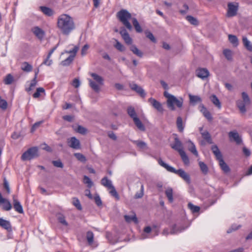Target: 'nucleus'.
I'll use <instances>...</instances> for the list:
<instances>
[{
    "label": "nucleus",
    "mask_w": 252,
    "mask_h": 252,
    "mask_svg": "<svg viewBox=\"0 0 252 252\" xmlns=\"http://www.w3.org/2000/svg\"><path fill=\"white\" fill-rule=\"evenodd\" d=\"M57 27L64 35H68L75 28L73 18L67 14H62L58 18Z\"/></svg>",
    "instance_id": "f257e3e1"
},
{
    "label": "nucleus",
    "mask_w": 252,
    "mask_h": 252,
    "mask_svg": "<svg viewBox=\"0 0 252 252\" xmlns=\"http://www.w3.org/2000/svg\"><path fill=\"white\" fill-rule=\"evenodd\" d=\"M158 164L162 167L165 168L168 171L174 173L178 175L181 177L184 181L188 183H190V178L189 175L186 173L184 170L180 169L179 170L175 169L174 167L169 165L167 163H165L161 158L158 159Z\"/></svg>",
    "instance_id": "f03ea898"
},
{
    "label": "nucleus",
    "mask_w": 252,
    "mask_h": 252,
    "mask_svg": "<svg viewBox=\"0 0 252 252\" xmlns=\"http://www.w3.org/2000/svg\"><path fill=\"white\" fill-rule=\"evenodd\" d=\"M164 96L167 98V105L170 110L174 111L175 105L178 108H181L183 104V100L182 98L177 99L174 95L170 94L167 91L164 92Z\"/></svg>",
    "instance_id": "7ed1b4c3"
},
{
    "label": "nucleus",
    "mask_w": 252,
    "mask_h": 252,
    "mask_svg": "<svg viewBox=\"0 0 252 252\" xmlns=\"http://www.w3.org/2000/svg\"><path fill=\"white\" fill-rule=\"evenodd\" d=\"M117 17L119 21L129 31L132 29L129 20L132 19L131 14L126 9H121L117 13Z\"/></svg>",
    "instance_id": "20e7f679"
},
{
    "label": "nucleus",
    "mask_w": 252,
    "mask_h": 252,
    "mask_svg": "<svg viewBox=\"0 0 252 252\" xmlns=\"http://www.w3.org/2000/svg\"><path fill=\"white\" fill-rule=\"evenodd\" d=\"M211 150L215 156L216 159L219 161V165L220 166L221 169L225 173H229L230 171V169L224 161L222 154L218 146L217 145H213L212 147Z\"/></svg>",
    "instance_id": "39448f33"
},
{
    "label": "nucleus",
    "mask_w": 252,
    "mask_h": 252,
    "mask_svg": "<svg viewBox=\"0 0 252 252\" xmlns=\"http://www.w3.org/2000/svg\"><path fill=\"white\" fill-rule=\"evenodd\" d=\"M90 74L96 82H94L91 79H88L89 85L95 92L98 93L100 91L99 85L103 84L104 80L101 76L95 73H90Z\"/></svg>",
    "instance_id": "423d86ee"
},
{
    "label": "nucleus",
    "mask_w": 252,
    "mask_h": 252,
    "mask_svg": "<svg viewBox=\"0 0 252 252\" xmlns=\"http://www.w3.org/2000/svg\"><path fill=\"white\" fill-rule=\"evenodd\" d=\"M38 150L36 147L29 148L21 156V159L23 161L30 160L38 156Z\"/></svg>",
    "instance_id": "0eeeda50"
},
{
    "label": "nucleus",
    "mask_w": 252,
    "mask_h": 252,
    "mask_svg": "<svg viewBox=\"0 0 252 252\" xmlns=\"http://www.w3.org/2000/svg\"><path fill=\"white\" fill-rule=\"evenodd\" d=\"M226 16L232 17L236 16L239 8V3L236 2H228L227 4Z\"/></svg>",
    "instance_id": "6e6552de"
},
{
    "label": "nucleus",
    "mask_w": 252,
    "mask_h": 252,
    "mask_svg": "<svg viewBox=\"0 0 252 252\" xmlns=\"http://www.w3.org/2000/svg\"><path fill=\"white\" fill-rule=\"evenodd\" d=\"M67 142L68 146L72 149L78 150L81 148L80 141L75 137L67 139Z\"/></svg>",
    "instance_id": "1a4fd4ad"
},
{
    "label": "nucleus",
    "mask_w": 252,
    "mask_h": 252,
    "mask_svg": "<svg viewBox=\"0 0 252 252\" xmlns=\"http://www.w3.org/2000/svg\"><path fill=\"white\" fill-rule=\"evenodd\" d=\"M171 147L178 151L179 153L184 151L183 144L178 137L174 138V142L171 144Z\"/></svg>",
    "instance_id": "9d476101"
},
{
    "label": "nucleus",
    "mask_w": 252,
    "mask_h": 252,
    "mask_svg": "<svg viewBox=\"0 0 252 252\" xmlns=\"http://www.w3.org/2000/svg\"><path fill=\"white\" fill-rule=\"evenodd\" d=\"M120 33L126 44L130 45V46L132 45V39L126 29H123L120 32Z\"/></svg>",
    "instance_id": "9b49d317"
},
{
    "label": "nucleus",
    "mask_w": 252,
    "mask_h": 252,
    "mask_svg": "<svg viewBox=\"0 0 252 252\" xmlns=\"http://www.w3.org/2000/svg\"><path fill=\"white\" fill-rule=\"evenodd\" d=\"M130 89L136 92L141 97H144L146 95V94L144 90L140 86L135 83H130L129 84Z\"/></svg>",
    "instance_id": "f8f14e48"
},
{
    "label": "nucleus",
    "mask_w": 252,
    "mask_h": 252,
    "mask_svg": "<svg viewBox=\"0 0 252 252\" xmlns=\"http://www.w3.org/2000/svg\"><path fill=\"white\" fill-rule=\"evenodd\" d=\"M196 76L202 79L207 78L209 75V72L206 68H200L196 70Z\"/></svg>",
    "instance_id": "ddd939ff"
},
{
    "label": "nucleus",
    "mask_w": 252,
    "mask_h": 252,
    "mask_svg": "<svg viewBox=\"0 0 252 252\" xmlns=\"http://www.w3.org/2000/svg\"><path fill=\"white\" fill-rule=\"evenodd\" d=\"M149 102L158 111L162 112L163 111L161 104L155 98L152 97L148 99Z\"/></svg>",
    "instance_id": "4468645a"
},
{
    "label": "nucleus",
    "mask_w": 252,
    "mask_h": 252,
    "mask_svg": "<svg viewBox=\"0 0 252 252\" xmlns=\"http://www.w3.org/2000/svg\"><path fill=\"white\" fill-rule=\"evenodd\" d=\"M199 108L200 111L203 114V116L209 121L212 120L213 118L210 112L205 107L203 104H200Z\"/></svg>",
    "instance_id": "2eb2a0df"
},
{
    "label": "nucleus",
    "mask_w": 252,
    "mask_h": 252,
    "mask_svg": "<svg viewBox=\"0 0 252 252\" xmlns=\"http://www.w3.org/2000/svg\"><path fill=\"white\" fill-rule=\"evenodd\" d=\"M32 31L38 39L42 40L43 38L45 35V32L41 29L38 27H35L32 29Z\"/></svg>",
    "instance_id": "dca6fc26"
},
{
    "label": "nucleus",
    "mask_w": 252,
    "mask_h": 252,
    "mask_svg": "<svg viewBox=\"0 0 252 252\" xmlns=\"http://www.w3.org/2000/svg\"><path fill=\"white\" fill-rule=\"evenodd\" d=\"M13 207L15 210L20 214L24 213L23 207L20 202L16 198L15 195L13 196Z\"/></svg>",
    "instance_id": "f3484780"
},
{
    "label": "nucleus",
    "mask_w": 252,
    "mask_h": 252,
    "mask_svg": "<svg viewBox=\"0 0 252 252\" xmlns=\"http://www.w3.org/2000/svg\"><path fill=\"white\" fill-rule=\"evenodd\" d=\"M0 226L10 232L12 230L11 225L9 221L0 218Z\"/></svg>",
    "instance_id": "a211bd4d"
},
{
    "label": "nucleus",
    "mask_w": 252,
    "mask_h": 252,
    "mask_svg": "<svg viewBox=\"0 0 252 252\" xmlns=\"http://www.w3.org/2000/svg\"><path fill=\"white\" fill-rule=\"evenodd\" d=\"M228 135L229 138L233 139L237 144H240L242 142V139L237 131H230L229 132Z\"/></svg>",
    "instance_id": "6ab92c4d"
},
{
    "label": "nucleus",
    "mask_w": 252,
    "mask_h": 252,
    "mask_svg": "<svg viewBox=\"0 0 252 252\" xmlns=\"http://www.w3.org/2000/svg\"><path fill=\"white\" fill-rule=\"evenodd\" d=\"M124 218L126 222L127 223H130L131 221H133L135 223H138V220L136 217V214L134 212H132V215H125Z\"/></svg>",
    "instance_id": "aec40b11"
},
{
    "label": "nucleus",
    "mask_w": 252,
    "mask_h": 252,
    "mask_svg": "<svg viewBox=\"0 0 252 252\" xmlns=\"http://www.w3.org/2000/svg\"><path fill=\"white\" fill-rule=\"evenodd\" d=\"M39 70H37V71L35 72V75L33 79L32 80L31 83L30 84V87L29 88H26V91L27 92H29L32 91L37 85V81L36 80L37 74L38 73Z\"/></svg>",
    "instance_id": "412c9836"
},
{
    "label": "nucleus",
    "mask_w": 252,
    "mask_h": 252,
    "mask_svg": "<svg viewBox=\"0 0 252 252\" xmlns=\"http://www.w3.org/2000/svg\"><path fill=\"white\" fill-rule=\"evenodd\" d=\"M130 50L137 56L142 58L143 55V52L139 50L135 45H131L129 47Z\"/></svg>",
    "instance_id": "4be33fe9"
},
{
    "label": "nucleus",
    "mask_w": 252,
    "mask_h": 252,
    "mask_svg": "<svg viewBox=\"0 0 252 252\" xmlns=\"http://www.w3.org/2000/svg\"><path fill=\"white\" fill-rule=\"evenodd\" d=\"M188 150L191 152L193 155H194L196 157L198 156V152L196 150V147L194 144L190 140L188 141Z\"/></svg>",
    "instance_id": "5701e85b"
},
{
    "label": "nucleus",
    "mask_w": 252,
    "mask_h": 252,
    "mask_svg": "<svg viewBox=\"0 0 252 252\" xmlns=\"http://www.w3.org/2000/svg\"><path fill=\"white\" fill-rule=\"evenodd\" d=\"M236 104L241 113H245L246 112L245 106L248 104H245L244 101H243L241 100H238L236 102Z\"/></svg>",
    "instance_id": "b1692460"
},
{
    "label": "nucleus",
    "mask_w": 252,
    "mask_h": 252,
    "mask_svg": "<svg viewBox=\"0 0 252 252\" xmlns=\"http://www.w3.org/2000/svg\"><path fill=\"white\" fill-rule=\"evenodd\" d=\"M176 125L179 131L183 132L184 129V126L182 118L180 116L177 118Z\"/></svg>",
    "instance_id": "393cba45"
},
{
    "label": "nucleus",
    "mask_w": 252,
    "mask_h": 252,
    "mask_svg": "<svg viewBox=\"0 0 252 252\" xmlns=\"http://www.w3.org/2000/svg\"><path fill=\"white\" fill-rule=\"evenodd\" d=\"M190 102L193 105L195 104L197 102H201L202 99L198 95H193L191 94L189 95Z\"/></svg>",
    "instance_id": "a878e982"
},
{
    "label": "nucleus",
    "mask_w": 252,
    "mask_h": 252,
    "mask_svg": "<svg viewBox=\"0 0 252 252\" xmlns=\"http://www.w3.org/2000/svg\"><path fill=\"white\" fill-rule=\"evenodd\" d=\"M212 103L217 106L219 109H220L221 107V103L220 102L219 99L217 97V96L215 94L212 95L210 97Z\"/></svg>",
    "instance_id": "bb28decb"
},
{
    "label": "nucleus",
    "mask_w": 252,
    "mask_h": 252,
    "mask_svg": "<svg viewBox=\"0 0 252 252\" xmlns=\"http://www.w3.org/2000/svg\"><path fill=\"white\" fill-rule=\"evenodd\" d=\"M127 112L129 117L133 120L135 118H137V114L133 107L129 106L127 109Z\"/></svg>",
    "instance_id": "cd10ccee"
},
{
    "label": "nucleus",
    "mask_w": 252,
    "mask_h": 252,
    "mask_svg": "<svg viewBox=\"0 0 252 252\" xmlns=\"http://www.w3.org/2000/svg\"><path fill=\"white\" fill-rule=\"evenodd\" d=\"M165 193L166 196H167L169 201L170 203L173 202V189L171 188L168 187L166 189Z\"/></svg>",
    "instance_id": "c85d7f7f"
},
{
    "label": "nucleus",
    "mask_w": 252,
    "mask_h": 252,
    "mask_svg": "<svg viewBox=\"0 0 252 252\" xmlns=\"http://www.w3.org/2000/svg\"><path fill=\"white\" fill-rule=\"evenodd\" d=\"M40 10L46 15L48 16H51L53 14V10L46 6H40L39 7Z\"/></svg>",
    "instance_id": "c756f323"
},
{
    "label": "nucleus",
    "mask_w": 252,
    "mask_h": 252,
    "mask_svg": "<svg viewBox=\"0 0 252 252\" xmlns=\"http://www.w3.org/2000/svg\"><path fill=\"white\" fill-rule=\"evenodd\" d=\"M101 183L102 185L108 189L113 186L111 181L109 180L107 177H105L101 179Z\"/></svg>",
    "instance_id": "7c9ffc66"
},
{
    "label": "nucleus",
    "mask_w": 252,
    "mask_h": 252,
    "mask_svg": "<svg viewBox=\"0 0 252 252\" xmlns=\"http://www.w3.org/2000/svg\"><path fill=\"white\" fill-rule=\"evenodd\" d=\"M132 22L136 32L139 33L141 32H142V29L137 20L135 18H132Z\"/></svg>",
    "instance_id": "2f4dec72"
},
{
    "label": "nucleus",
    "mask_w": 252,
    "mask_h": 252,
    "mask_svg": "<svg viewBox=\"0 0 252 252\" xmlns=\"http://www.w3.org/2000/svg\"><path fill=\"white\" fill-rule=\"evenodd\" d=\"M133 121L138 129H139L141 131H144L145 130L144 126L143 125V124L138 117L135 118V119H134Z\"/></svg>",
    "instance_id": "473e14b6"
},
{
    "label": "nucleus",
    "mask_w": 252,
    "mask_h": 252,
    "mask_svg": "<svg viewBox=\"0 0 252 252\" xmlns=\"http://www.w3.org/2000/svg\"><path fill=\"white\" fill-rule=\"evenodd\" d=\"M242 41L244 46L247 48V49L249 51H252V45L251 44V42L248 38L245 36H243L242 38Z\"/></svg>",
    "instance_id": "72a5a7b5"
},
{
    "label": "nucleus",
    "mask_w": 252,
    "mask_h": 252,
    "mask_svg": "<svg viewBox=\"0 0 252 252\" xmlns=\"http://www.w3.org/2000/svg\"><path fill=\"white\" fill-rule=\"evenodd\" d=\"M184 229V228L181 227H178L176 224L173 225L171 227L170 233L171 234H175L181 232Z\"/></svg>",
    "instance_id": "f704fd0d"
},
{
    "label": "nucleus",
    "mask_w": 252,
    "mask_h": 252,
    "mask_svg": "<svg viewBox=\"0 0 252 252\" xmlns=\"http://www.w3.org/2000/svg\"><path fill=\"white\" fill-rule=\"evenodd\" d=\"M184 163L188 165L189 163V158L184 151L179 153Z\"/></svg>",
    "instance_id": "c9c22d12"
},
{
    "label": "nucleus",
    "mask_w": 252,
    "mask_h": 252,
    "mask_svg": "<svg viewBox=\"0 0 252 252\" xmlns=\"http://www.w3.org/2000/svg\"><path fill=\"white\" fill-rule=\"evenodd\" d=\"M228 39L230 42L234 46L236 47L238 46V39L235 35L229 34L228 35Z\"/></svg>",
    "instance_id": "e433bc0d"
},
{
    "label": "nucleus",
    "mask_w": 252,
    "mask_h": 252,
    "mask_svg": "<svg viewBox=\"0 0 252 252\" xmlns=\"http://www.w3.org/2000/svg\"><path fill=\"white\" fill-rule=\"evenodd\" d=\"M198 164L202 172L204 175H206L208 172V167L207 165L202 161H199Z\"/></svg>",
    "instance_id": "4c0bfd02"
},
{
    "label": "nucleus",
    "mask_w": 252,
    "mask_h": 252,
    "mask_svg": "<svg viewBox=\"0 0 252 252\" xmlns=\"http://www.w3.org/2000/svg\"><path fill=\"white\" fill-rule=\"evenodd\" d=\"M116 43L114 45V47L120 52H124L126 50V47L118 40L115 39Z\"/></svg>",
    "instance_id": "58836bf2"
},
{
    "label": "nucleus",
    "mask_w": 252,
    "mask_h": 252,
    "mask_svg": "<svg viewBox=\"0 0 252 252\" xmlns=\"http://www.w3.org/2000/svg\"><path fill=\"white\" fill-rule=\"evenodd\" d=\"M86 238L89 245H92L94 242V235L92 231H89L86 233Z\"/></svg>",
    "instance_id": "ea45409f"
},
{
    "label": "nucleus",
    "mask_w": 252,
    "mask_h": 252,
    "mask_svg": "<svg viewBox=\"0 0 252 252\" xmlns=\"http://www.w3.org/2000/svg\"><path fill=\"white\" fill-rule=\"evenodd\" d=\"M74 58V55H70L65 60L61 62V64L63 66L69 65L73 61Z\"/></svg>",
    "instance_id": "a19ab883"
},
{
    "label": "nucleus",
    "mask_w": 252,
    "mask_h": 252,
    "mask_svg": "<svg viewBox=\"0 0 252 252\" xmlns=\"http://www.w3.org/2000/svg\"><path fill=\"white\" fill-rule=\"evenodd\" d=\"M21 69L26 72H30L32 70V67L27 62H24L22 64Z\"/></svg>",
    "instance_id": "79ce46f5"
},
{
    "label": "nucleus",
    "mask_w": 252,
    "mask_h": 252,
    "mask_svg": "<svg viewBox=\"0 0 252 252\" xmlns=\"http://www.w3.org/2000/svg\"><path fill=\"white\" fill-rule=\"evenodd\" d=\"M14 81V77L11 74H7L3 80L5 85H10Z\"/></svg>",
    "instance_id": "37998d69"
},
{
    "label": "nucleus",
    "mask_w": 252,
    "mask_h": 252,
    "mask_svg": "<svg viewBox=\"0 0 252 252\" xmlns=\"http://www.w3.org/2000/svg\"><path fill=\"white\" fill-rule=\"evenodd\" d=\"M186 19L192 25L197 26L198 25V20L192 16L188 15L186 17Z\"/></svg>",
    "instance_id": "c03bdc74"
},
{
    "label": "nucleus",
    "mask_w": 252,
    "mask_h": 252,
    "mask_svg": "<svg viewBox=\"0 0 252 252\" xmlns=\"http://www.w3.org/2000/svg\"><path fill=\"white\" fill-rule=\"evenodd\" d=\"M108 189H110V190L109 193L111 194L112 196L114 197L117 200H119L120 199L119 195L117 193L115 187L113 186Z\"/></svg>",
    "instance_id": "a18cd8bd"
},
{
    "label": "nucleus",
    "mask_w": 252,
    "mask_h": 252,
    "mask_svg": "<svg viewBox=\"0 0 252 252\" xmlns=\"http://www.w3.org/2000/svg\"><path fill=\"white\" fill-rule=\"evenodd\" d=\"M225 57L228 60L231 61L232 59V53L231 50L229 49H224L223 51Z\"/></svg>",
    "instance_id": "49530a36"
},
{
    "label": "nucleus",
    "mask_w": 252,
    "mask_h": 252,
    "mask_svg": "<svg viewBox=\"0 0 252 252\" xmlns=\"http://www.w3.org/2000/svg\"><path fill=\"white\" fill-rule=\"evenodd\" d=\"M45 90L43 88L39 87L36 89V92L33 94V97L35 98H38L41 93H44Z\"/></svg>",
    "instance_id": "de8ad7c7"
},
{
    "label": "nucleus",
    "mask_w": 252,
    "mask_h": 252,
    "mask_svg": "<svg viewBox=\"0 0 252 252\" xmlns=\"http://www.w3.org/2000/svg\"><path fill=\"white\" fill-rule=\"evenodd\" d=\"M202 137L206 140L208 142L211 143L212 142L211 136L210 133L207 131H205L201 133Z\"/></svg>",
    "instance_id": "09e8293b"
},
{
    "label": "nucleus",
    "mask_w": 252,
    "mask_h": 252,
    "mask_svg": "<svg viewBox=\"0 0 252 252\" xmlns=\"http://www.w3.org/2000/svg\"><path fill=\"white\" fill-rule=\"evenodd\" d=\"M188 206L192 213H197L200 210V207L199 206H195L191 203H189Z\"/></svg>",
    "instance_id": "8fccbe9b"
},
{
    "label": "nucleus",
    "mask_w": 252,
    "mask_h": 252,
    "mask_svg": "<svg viewBox=\"0 0 252 252\" xmlns=\"http://www.w3.org/2000/svg\"><path fill=\"white\" fill-rule=\"evenodd\" d=\"M58 220L63 225H65V226H67L68 225V223L66 221V220L65 219V217H64V216L63 215L61 214H58Z\"/></svg>",
    "instance_id": "3c124183"
},
{
    "label": "nucleus",
    "mask_w": 252,
    "mask_h": 252,
    "mask_svg": "<svg viewBox=\"0 0 252 252\" xmlns=\"http://www.w3.org/2000/svg\"><path fill=\"white\" fill-rule=\"evenodd\" d=\"M134 143L136 145V146L141 149H145L147 148V144L145 142L141 141H134Z\"/></svg>",
    "instance_id": "603ef678"
},
{
    "label": "nucleus",
    "mask_w": 252,
    "mask_h": 252,
    "mask_svg": "<svg viewBox=\"0 0 252 252\" xmlns=\"http://www.w3.org/2000/svg\"><path fill=\"white\" fill-rule=\"evenodd\" d=\"M74 156L75 157V158L79 161L85 162L86 161V157L82 154L77 153H75L74 154Z\"/></svg>",
    "instance_id": "864d4df0"
},
{
    "label": "nucleus",
    "mask_w": 252,
    "mask_h": 252,
    "mask_svg": "<svg viewBox=\"0 0 252 252\" xmlns=\"http://www.w3.org/2000/svg\"><path fill=\"white\" fill-rule=\"evenodd\" d=\"M84 183L87 184L88 188H90L92 187L93 185V182L87 176H84L83 178Z\"/></svg>",
    "instance_id": "5fc2aeb1"
},
{
    "label": "nucleus",
    "mask_w": 252,
    "mask_h": 252,
    "mask_svg": "<svg viewBox=\"0 0 252 252\" xmlns=\"http://www.w3.org/2000/svg\"><path fill=\"white\" fill-rule=\"evenodd\" d=\"M2 204H3L2 209L5 211H9L12 208V206H11L10 202L6 199H5V201L4 203H3Z\"/></svg>",
    "instance_id": "6e6d98bb"
},
{
    "label": "nucleus",
    "mask_w": 252,
    "mask_h": 252,
    "mask_svg": "<svg viewBox=\"0 0 252 252\" xmlns=\"http://www.w3.org/2000/svg\"><path fill=\"white\" fill-rule=\"evenodd\" d=\"M73 204L79 210H82V206L80 203L79 199L77 198H73Z\"/></svg>",
    "instance_id": "4d7b16f0"
},
{
    "label": "nucleus",
    "mask_w": 252,
    "mask_h": 252,
    "mask_svg": "<svg viewBox=\"0 0 252 252\" xmlns=\"http://www.w3.org/2000/svg\"><path fill=\"white\" fill-rule=\"evenodd\" d=\"M242 96L243 98V101H244L245 104H249L250 103V99L248 94L245 92L242 93Z\"/></svg>",
    "instance_id": "13d9d810"
},
{
    "label": "nucleus",
    "mask_w": 252,
    "mask_h": 252,
    "mask_svg": "<svg viewBox=\"0 0 252 252\" xmlns=\"http://www.w3.org/2000/svg\"><path fill=\"white\" fill-rule=\"evenodd\" d=\"M144 195V186L143 185H141V190H140V192H137L135 194V198H136V199H138V198H142L143 197Z\"/></svg>",
    "instance_id": "bf43d9fd"
},
{
    "label": "nucleus",
    "mask_w": 252,
    "mask_h": 252,
    "mask_svg": "<svg viewBox=\"0 0 252 252\" xmlns=\"http://www.w3.org/2000/svg\"><path fill=\"white\" fill-rule=\"evenodd\" d=\"M76 131L82 134H85L87 132V129L81 126H78Z\"/></svg>",
    "instance_id": "052dcab7"
},
{
    "label": "nucleus",
    "mask_w": 252,
    "mask_h": 252,
    "mask_svg": "<svg viewBox=\"0 0 252 252\" xmlns=\"http://www.w3.org/2000/svg\"><path fill=\"white\" fill-rule=\"evenodd\" d=\"M146 37L150 39L152 42H156V39L155 38L153 33L150 32H146Z\"/></svg>",
    "instance_id": "680f3d73"
},
{
    "label": "nucleus",
    "mask_w": 252,
    "mask_h": 252,
    "mask_svg": "<svg viewBox=\"0 0 252 252\" xmlns=\"http://www.w3.org/2000/svg\"><path fill=\"white\" fill-rule=\"evenodd\" d=\"M7 107V103L6 100L4 99H1L0 101V108L2 110L6 109Z\"/></svg>",
    "instance_id": "e2e57ef3"
},
{
    "label": "nucleus",
    "mask_w": 252,
    "mask_h": 252,
    "mask_svg": "<svg viewBox=\"0 0 252 252\" xmlns=\"http://www.w3.org/2000/svg\"><path fill=\"white\" fill-rule=\"evenodd\" d=\"M52 163L55 166L57 167L63 168V163L60 160H54L52 161Z\"/></svg>",
    "instance_id": "0e129e2a"
},
{
    "label": "nucleus",
    "mask_w": 252,
    "mask_h": 252,
    "mask_svg": "<svg viewBox=\"0 0 252 252\" xmlns=\"http://www.w3.org/2000/svg\"><path fill=\"white\" fill-rule=\"evenodd\" d=\"M94 199L96 204L98 206H100L102 205V201L101 200L100 197L98 194H96L94 197Z\"/></svg>",
    "instance_id": "69168bd1"
},
{
    "label": "nucleus",
    "mask_w": 252,
    "mask_h": 252,
    "mask_svg": "<svg viewBox=\"0 0 252 252\" xmlns=\"http://www.w3.org/2000/svg\"><path fill=\"white\" fill-rule=\"evenodd\" d=\"M50 57H51L47 56L46 59L44 61L42 64H44L48 66L51 65L52 63V60L50 59Z\"/></svg>",
    "instance_id": "338daca9"
},
{
    "label": "nucleus",
    "mask_w": 252,
    "mask_h": 252,
    "mask_svg": "<svg viewBox=\"0 0 252 252\" xmlns=\"http://www.w3.org/2000/svg\"><path fill=\"white\" fill-rule=\"evenodd\" d=\"M89 48V46L88 44H85L82 48L81 54L84 56L86 54L87 51Z\"/></svg>",
    "instance_id": "774afa93"
}]
</instances>
